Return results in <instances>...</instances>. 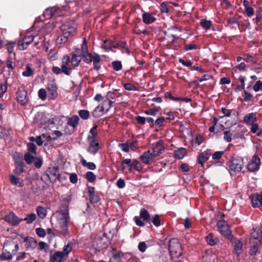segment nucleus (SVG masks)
<instances>
[{
    "instance_id": "obj_1",
    "label": "nucleus",
    "mask_w": 262,
    "mask_h": 262,
    "mask_svg": "<svg viewBox=\"0 0 262 262\" xmlns=\"http://www.w3.org/2000/svg\"><path fill=\"white\" fill-rule=\"evenodd\" d=\"M54 217L59 225L60 233L64 235L67 234L70 222L68 210L66 208H63L58 211L54 214Z\"/></svg>"
},
{
    "instance_id": "obj_2",
    "label": "nucleus",
    "mask_w": 262,
    "mask_h": 262,
    "mask_svg": "<svg viewBox=\"0 0 262 262\" xmlns=\"http://www.w3.org/2000/svg\"><path fill=\"white\" fill-rule=\"evenodd\" d=\"M250 253L255 254L259 245L262 244V224L251 233L250 238Z\"/></svg>"
},
{
    "instance_id": "obj_3",
    "label": "nucleus",
    "mask_w": 262,
    "mask_h": 262,
    "mask_svg": "<svg viewBox=\"0 0 262 262\" xmlns=\"http://www.w3.org/2000/svg\"><path fill=\"white\" fill-rule=\"evenodd\" d=\"M243 165V160L240 157L233 158L228 163V166L231 174L241 171Z\"/></svg>"
},
{
    "instance_id": "obj_4",
    "label": "nucleus",
    "mask_w": 262,
    "mask_h": 262,
    "mask_svg": "<svg viewBox=\"0 0 262 262\" xmlns=\"http://www.w3.org/2000/svg\"><path fill=\"white\" fill-rule=\"evenodd\" d=\"M169 251L171 258L179 257L181 255V246L178 239L173 238L170 241Z\"/></svg>"
},
{
    "instance_id": "obj_5",
    "label": "nucleus",
    "mask_w": 262,
    "mask_h": 262,
    "mask_svg": "<svg viewBox=\"0 0 262 262\" xmlns=\"http://www.w3.org/2000/svg\"><path fill=\"white\" fill-rule=\"evenodd\" d=\"M232 246L233 248V253L239 256L243 253L246 249V242L243 238H232L231 239Z\"/></svg>"
},
{
    "instance_id": "obj_6",
    "label": "nucleus",
    "mask_w": 262,
    "mask_h": 262,
    "mask_svg": "<svg viewBox=\"0 0 262 262\" xmlns=\"http://www.w3.org/2000/svg\"><path fill=\"white\" fill-rule=\"evenodd\" d=\"M82 57L83 58V60L86 63H90L93 62L94 68L97 70L100 69V65L99 62L101 61V58L99 54L94 53L93 54L86 53L83 54Z\"/></svg>"
},
{
    "instance_id": "obj_7",
    "label": "nucleus",
    "mask_w": 262,
    "mask_h": 262,
    "mask_svg": "<svg viewBox=\"0 0 262 262\" xmlns=\"http://www.w3.org/2000/svg\"><path fill=\"white\" fill-rule=\"evenodd\" d=\"M5 245L6 248L9 250H11L13 247H14V249L12 250V254L10 253L9 252H4L1 255V258L3 260L11 259L13 257L12 254H15L18 250V245L14 242H7L5 243Z\"/></svg>"
},
{
    "instance_id": "obj_8",
    "label": "nucleus",
    "mask_w": 262,
    "mask_h": 262,
    "mask_svg": "<svg viewBox=\"0 0 262 262\" xmlns=\"http://www.w3.org/2000/svg\"><path fill=\"white\" fill-rule=\"evenodd\" d=\"M217 226L221 234L228 238H230L231 231L229 229V226L224 220L219 221L217 223Z\"/></svg>"
},
{
    "instance_id": "obj_9",
    "label": "nucleus",
    "mask_w": 262,
    "mask_h": 262,
    "mask_svg": "<svg viewBox=\"0 0 262 262\" xmlns=\"http://www.w3.org/2000/svg\"><path fill=\"white\" fill-rule=\"evenodd\" d=\"M3 219L12 226L18 225L23 221L22 219L18 218L13 212H10Z\"/></svg>"
},
{
    "instance_id": "obj_10",
    "label": "nucleus",
    "mask_w": 262,
    "mask_h": 262,
    "mask_svg": "<svg viewBox=\"0 0 262 262\" xmlns=\"http://www.w3.org/2000/svg\"><path fill=\"white\" fill-rule=\"evenodd\" d=\"M260 164V158L254 155L247 165L248 169L250 171H257L259 168Z\"/></svg>"
},
{
    "instance_id": "obj_11",
    "label": "nucleus",
    "mask_w": 262,
    "mask_h": 262,
    "mask_svg": "<svg viewBox=\"0 0 262 262\" xmlns=\"http://www.w3.org/2000/svg\"><path fill=\"white\" fill-rule=\"evenodd\" d=\"M47 174L49 179L52 182H55L56 180L59 179V178L58 169L55 167L49 168L47 170Z\"/></svg>"
},
{
    "instance_id": "obj_12",
    "label": "nucleus",
    "mask_w": 262,
    "mask_h": 262,
    "mask_svg": "<svg viewBox=\"0 0 262 262\" xmlns=\"http://www.w3.org/2000/svg\"><path fill=\"white\" fill-rule=\"evenodd\" d=\"M70 62V58L69 56L65 55L62 59L61 71L62 72L66 75H69L72 71L70 68L67 67V65Z\"/></svg>"
},
{
    "instance_id": "obj_13",
    "label": "nucleus",
    "mask_w": 262,
    "mask_h": 262,
    "mask_svg": "<svg viewBox=\"0 0 262 262\" xmlns=\"http://www.w3.org/2000/svg\"><path fill=\"white\" fill-rule=\"evenodd\" d=\"M140 158L144 164H149L153 162L154 159L156 157L153 155L151 151L148 150L143 152V154L140 156Z\"/></svg>"
},
{
    "instance_id": "obj_14",
    "label": "nucleus",
    "mask_w": 262,
    "mask_h": 262,
    "mask_svg": "<svg viewBox=\"0 0 262 262\" xmlns=\"http://www.w3.org/2000/svg\"><path fill=\"white\" fill-rule=\"evenodd\" d=\"M16 98L17 101L22 105H25L28 101L27 93L24 90L18 91Z\"/></svg>"
},
{
    "instance_id": "obj_15",
    "label": "nucleus",
    "mask_w": 262,
    "mask_h": 262,
    "mask_svg": "<svg viewBox=\"0 0 262 262\" xmlns=\"http://www.w3.org/2000/svg\"><path fill=\"white\" fill-rule=\"evenodd\" d=\"M81 57L82 55L80 54V50L79 49H77L72 54L71 61L72 64L74 67L78 66L81 60Z\"/></svg>"
},
{
    "instance_id": "obj_16",
    "label": "nucleus",
    "mask_w": 262,
    "mask_h": 262,
    "mask_svg": "<svg viewBox=\"0 0 262 262\" xmlns=\"http://www.w3.org/2000/svg\"><path fill=\"white\" fill-rule=\"evenodd\" d=\"M252 205L253 207H257L262 205V196L261 194L255 193L250 196Z\"/></svg>"
},
{
    "instance_id": "obj_17",
    "label": "nucleus",
    "mask_w": 262,
    "mask_h": 262,
    "mask_svg": "<svg viewBox=\"0 0 262 262\" xmlns=\"http://www.w3.org/2000/svg\"><path fill=\"white\" fill-rule=\"evenodd\" d=\"M90 146L89 151L92 154H95L98 149V143L94 137H89Z\"/></svg>"
},
{
    "instance_id": "obj_18",
    "label": "nucleus",
    "mask_w": 262,
    "mask_h": 262,
    "mask_svg": "<svg viewBox=\"0 0 262 262\" xmlns=\"http://www.w3.org/2000/svg\"><path fill=\"white\" fill-rule=\"evenodd\" d=\"M34 38V36L30 35L26 36L22 41H19L18 45L21 49L23 50L26 49L27 46L33 41Z\"/></svg>"
},
{
    "instance_id": "obj_19",
    "label": "nucleus",
    "mask_w": 262,
    "mask_h": 262,
    "mask_svg": "<svg viewBox=\"0 0 262 262\" xmlns=\"http://www.w3.org/2000/svg\"><path fill=\"white\" fill-rule=\"evenodd\" d=\"M47 89L48 94L51 96V99H55L58 95L56 84L54 83H50L48 84Z\"/></svg>"
},
{
    "instance_id": "obj_20",
    "label": "nucleus",
    "mask_w": 262,
    "mask_h": 262,
    "mask_svg": "<svg viewBox=\"0 0 262 262\" xmlns=\"http://www.w3.org/2000/svg\"><path fill=\"white\" fill-rule=\"evenodd\" d=\"M164 150V148L162 144L159 142H157L155 145H152L151 152L155 157H157L161 155Z\"/></svg>"
},
{
    "instance_id": "obj_21",
    "label": "nucleus",
    "mask_w": 262,
    "mask_h": 262,
    "mask_svg": "<svg viewBox=\"0 0 262 262\" xmlns=\"http://www.w3.org/2000/svg\"><path fill=\"white\" fill-rule=\"evenodd\" d=\"M10 181L12 185L18 187H22L24 186V180L14 175L10 176Z\"/></svg>"
},
{
    "instance_id": "obj_22",
    "label": "nucleus",
    "mask_w": 262,
    "mask_h": 262,
    "mask_svg": "<svg viewBox=\"0 0 262 262\" xmlns=\"http://www.w3.org/2000/svg\"><path fill=\"white\" fill-rule=\"evenodd\" d=\"M187 154V151L186 149L183 147L179 148L173 152L174 157L179 159H182Z\"/></svg>"
},
{
    "instance_id": "obj_23",
    "label": "nucleus",
    "mask_w": 262,
    "mask_h": 262,
    "mask_svg": "<svg viewBox=\"0 0 262 262\" xmlns=\"http://www.w3.org/2000/svg\"><path fill=\"white\" fill-rule=\"evenodd\" d=\"M211 154L208 151H204L200 154L198 157V162L202 165L204 166V163L208 160Z\"/></svg>"
},
{
    "instance_id": "obj_24",
    "label": "nucleus",
    "mask_w": 262,
    "mask_h": 262,
    "mask_svg": "<svg viewBox=\"0 0 262 262\" xmlns=\"http://www.w3.org/2000/svg\"><path fill=\"white\" fill-rule=\"evenodd\" d=\"M256 120V117L255 113H251L246 115L244 118V121L248 125H251Z\"/></svg>"
},
{
    "instance_id": "obj_25",
    "label": "nucleus",
    "mask_w": 262,
    "mask_h": 262,
    "mask_svg": "<svg viewBox=\"0 0 262 262\" xmlns=\"http://www.w3.org/2000/svg\"><path fill=\"white\" fill-rule=\"evenodd\" d=\"M143 21L146 24H149L154 23L156 20V18L154 17L150 13L144 12L142 15Z\"/></svg>"
},
{
    "instance_id": "obj_26",
    "label": "nucleus",
    "mask_w": 262,
    "mask_h": 262,
    "mask_svg": "<svg viewBox=\"0 0 262 262\" xmlns=\"http://www.w3.org/2000/svg\"><path fill=\"white\" fill-rule=\"evenodd\" d=\"M24 241L26 242V247L27 249H32L36 246V242L33 238L25 237Z\"/></svg>"
},
{
    "instance_id": "obj_27",
    "label": "nucleus",
    "mask_w": 262,
    "mask_h": 262,
    "mask_svg": "<svg viewBox=\"0 0 262 262\" xmlns=\"http://www.w3.org/2000/svg\"><path fill=\"white\" fill-rule=\"evenodd\" d=\"M64 257L61 251H58L53 254L50 257L51 262H61Z\"/></svg>"
},
{
    "instance_id": "obj_28",
    "label": "nucleus",
    "mask_w": 262,
    "mask_h": 262,
    "mask_svg": "<svg viewBox=\"0 0 262 262\" xmlns=\"http://www.w3.org/2000/svg\"><path fill=\"white\" fill-rule=\"evenodd\" d=\"M61 30L64 31V34L68 35V37L73 35L75 32V29L73 27H69L66 25L62 26Z\"/></svg>"
},
{
    "instance_id": "obj_29",
    "label": "nucleus",
    "mask_w": 262,
    "mask_h": 262,
    "mask_svg": "<svg viewBox=\"0 0 262 262\" xmlns=\"http://www.w3.org/2000/svg\"><path fill=\"white\" fill-rule=\"evenodd\" d=\"M168 260L167 255L163 253L156 254L154 256V262H167Z\"/></svg>"
},
{
    "instance_id": "obj_30",
    "label": "nucleus",
    "mask_w": 262,
    "mask_h": 262,
    "mask_svg": "<svg viewBox=\"0 0 262 262\" xmlns=\"http://www.w3.org/2000/svg\"><path fill=\"white\" fill-rule=\"evenodd\" d=\"M25 165L23 161L16 162V168L15 170V173L20 174L24 171V167Z\"/></svg>"
},
{
    "instance_id": "obj_31",
    "label": "nucleus",
    "mask_w": 262,
    "mask_h": 262,
    "mask_svg": "<svg viewBox=\"0 0 262 262\" xmlns=\"http://www.w3.org/2000/svg\"><path fill=\"white\" fill-rule=\"evenodd\" d=\"M218 241V239L215 237L212 233H209L208 235L206 236V242L211 246L215 245Z\"/></svg>"
},
{
    "instance_id": "obj_32",
    "label": "nucleus",
    "mask_w": 262,
    "mask_h": 262,
    "mask_svg": "<svg viewBox=\"0 0 262 262\" xmlns=\"http://www.w3.org/2000/svg\"><path fill=\"white\" fill-rule=\"evenodd\" d=\"M104 113H106L101 105L98 106L92 112V115L95 117L101 116Z\"/></svg>"
},
{
    "instance_id": "obj_33",
    "label": "nucleus",
    "mask_w": 262,
    "mask_h": 262,
    "mask_svg": "<svg viewBox=\"0 0 262 262\" xmlns=\"http://www.w3.org/2000/svg\"><path fill=\"white\" fill-rule=\"evenodd\" d=\"M58 9V8L55 7L51 8H47L43 13V15L48 16L49 17H51L55 14V13L57 12Z\"/></svg>"
},
{
    "instance_id": "obj_34",
    "label": "nucleus",
    "mask_w": 262,
    "mask_h": 262,
    "mask_svg": "<svg viewBox=\"0 0 262 262\" xmlns=\"http://www.w3.org/2000/svg\"><path fill=\"white\" fill-rule=\"evenodd\" d=\"M106 238L103 237L101 238L100 240H99L97 244V248L99 250L103 249L105 248L108 246V243H106Z\"/></svg>"
},
{
    "instance_id": "obj_35",
    "label": "nucleus",
    "mask_w": 262,
    "mask_h": 262,
    "mask_svg": "<svg viewBox=\"0 0 262 262\" xmlns=\"http://www.w3.org/2000/svg\"><path fill=\"white\" fill-rule=\"evenodd\" d=\"M114 48H122L125 49L128 54H129V52L127 48L126 43L124 41H120L117 43H115L112 45Z\"/></svg>"
},
{
    "instance_id": "obj_36",
    "label": "nucleus",
    "mask_w": 262,
    "mask_h": 262,
    "mask_svg": "<svg viewBox=\"0 0 262 262\" xmlns=\"http://www.w3.org/2000/svg\"><path fill=\"white\" fill-rule=\"evenodd\" d=\"M35 121L40 124H46L48 122L44 118V115L42 113H39L35 116Z\"/></svg>"
},
{
    "instance_id": "obj_37",
    "label": "nucleus",
    "mask_w": 262,
    "mask_h": 262,
    "mask_svg": "<svg viewBox=\"0 0 262 262\" xmlns=\"http://www.w3.org/2000/svg\"><path fill=\"white\" fill-rule=\"evenodd\" d=\"M114 102V101L110 100V99H105L103 102L102 104L101 105L103 108V110L107 112L111 107L112 103Z\"/></svg>"
},
{
    "instance_id": "obj_38",
    "label": "nucleus",
    "mask_w": 262,
    "mask_h": 262,
    "mask_svg": "<svg viewBox=\"0 0 262 262\" xmlns=\"http://www.w3.org/2000/svg\"><path fill=\"white\" fill-rule=\"evenodd\" d=\"M37 214L39 217L43 219L47 215V210L43 207L39 206L37 208Z\"/></svg>"
},
{
    "instance_id": "obj_39",
    "label": "nucleus",
    "mask_w": 262,
    "mask_h": 262,
    "mask_svg": "<svg viewBox=\"0 0 262 262\" xmlns=\"http://www.w3.org/2000/svg\"><path fill=\"white\" fill-rule=\"evenodd\" d=\"M35 158L36 157H34L32 154L29 152L26 153L24 157L25 160L28 164H30L34 162Z\"/></svg>"
},
{
    "instance_id": "obj_40",
    "label": "nucleus",
    "mask_w": 262,
    "mask_h": 262,
    "mask_svg": "<svg viewBox=\"0 0 262 262\" xmlns=\"http://www.w3.org/2000/svg\"><path fill=\"white\" fill-rule=\"evenodd\" d=\"M79 118L77 116H74L69 118L68 123L69 125L74 127L78 123Z\"/></svg>"
},
{
    "instance_id": "obj_41",
    "label": "nucleus",
    "mask_w": 262,
    "mask_h": 262,
    "mask_svg": "<svg viewBox=\"0 0 262 262\" xmlns=\"http://www.w3.org/2000/svg\"><path fill=\"white\" fill-rule=\"evenodd\" d=\"M33 74V70L31 68L29 64H27L26 66L25 70L23 72L22 75L25 77H29L32 75Z\"/></svg>"
},
{
    "instance_id": "obj_42",
    "label": "nucleus",
    "mask_w": 262,
    "mask_h": 262,
    "mask_svg": "<svg viewBox=\"0 0 262 262\" xmlns=\"http://www.w3.org/2000/svg\"><path fill=\"white\" fill-rule=\"evenodd\" d=\"M251 130L253 133L256 134L258 136H260L262 134V130L259 129L257 124H251Z\"/></svg>"
},
{
    "instance_id": "obj_43",
    "label": "nucleus",
    "mask_w": 262,
    "mask_h": 262,
    "mask_svg": "<svg viewBox=\"0 0 262 262\" xmlns=\"http://www.w3.org/2000/svg\"><path fill=\"white\" fill-rule=\"evenodd\" d=\"M140 215L141 218L146 221H149L150 219V216L147 211L145 209H142L140 212Z\"/></svg>"
},
{
    "instance_id": "obj_44",
    "label": "nucleus",
    "mask_w": 262,
    "mask_h": 262,
    "mask_svg": "<svg viewBox=\"0 0 262 262\" xmlns=\"http://www.w3.org/2000/svg\"><path fill=\"white\" fill-rule=\"evenodd\" d=\"M217 257L215 254H207L205 256V262H216Z\"/></svg>"
},
{
    "instance_id": "obj_45",
    "label": "nucleus",
    "mask_w": 262,
    "mask_h": 262,
    "mask_svg": "<svg viewBox=\"0 0 262 262\" xmlns=\"http://www.w3.org/2000/svg\"><path fill=\"white\" fill-rule=\"evenodd\" d=\"M200 24L202 27L206 30L209 29L212 26L211 21L206 19L202 20L200 22Z\"/></svg>"
},
{
    "instance_id": "obj_46",
    "label": "nucleus",
    "mask_w": 262,
    "mask_h": 262,
    "mask_svg": "<svg viewBox=\"0 0 262 262\" xmlns=\"http://www.w3.org/2000/svg\"><path fill=\"white\" fill-rule=\"evenodd\" d=\"M72 249V246L71 244H68L64 246L62 252L63 256L64 257L69 254Z\"/></svg>"
},
{
    "instance_id": "obj_47",
    "label": "nucleus",
    "mask_w": 262,
    "mask_h": 262,
    "mask_svg": "<svg viewBox=\"0 0 262 262\" xmlns=\"http://www.w3.org/2000/svg\"><path fill=\"white\" fill-rule=\"evenodd\" d=\"M36 216L35 213H31L28 214L24 219H23V221H26L27 223L30 224L36 219Z\"/></svg>"
},
{
    "instance_id": "obj_48",
    "label": "nucleus",
    "mask_w": 262,
    "mask_h": 262,
    "mask_svg": "<svg viewBox=\"0 0 262 262\" xmlns=\"http://www.w3.org/2000/svg\"><path fill=\"white\" fill-rule=\"evenodd\" d=\"M114 43L113 41H104V43L102 45V48H104L106 50H111L113 51L112 48H114L112 46V44Z\"/></svg>"
},
{
    "instance_id": "obj_49",
    "label": "nucleus",
    "mask_w": 262,
    "mask_h": 262,
    "mask_svg": "<svg viewBox=\"0 0 262 262\" xmlns=\"http://www.w3.org/2000/svg\"><path fill=\"white\" fill-rule=\"evenodd\" d=\"M232 133L230 132V131H225L224 132V139L228 142H231L232 139Z\"/></svg>"
},
{
    "instance_id": "obj_50",
    "label": "nucleus",
    "mask_w": 262,
    "mask_h": 262,
    "mask_svg": "<svg viewBox=\"0 0 262 262\" xmlns=\"http://www.w3.org/2000/svg\"><path fill=\"white\" fill-rule=\"evenodd\" d=\"M114 70L118 71L121 70L122 68V63L120 61H115L112 63Z\"/></svg>"
},
{
    "instance_id": "obj_51",
    "label": "nucleus",
    "mask_w": 262,
    "mask_h": 262,
    "mask_svg": "<svg viewBox=\"0 0 262 262\" xmlns=\"http://www.w3.org/2000/svg\"><path fill=\"white\" fill-rule=\"evenodd\" d=\"M28 152L30 153H32L34 155H35L36 152V147L34 144L32 143H29L27 145Z\"/></svg>"
},
{
    "instance_id": "obj_52",
    "label": "nucleus",
    "mask_w": 262,
    "mask_h": 262,
    "mask_svg": "<svg viewBox=\"0 0 262 262\" xmlns=\"http://www.w3.org/2000/svg\"><path fill=\"white\" fill-rule=\"evenodd\" d=\"M124 88L128 91L137 90V88L132 83H124Z\"/></svg>"
},
{
    "instance_id": "obj_53",
    "label": "nucleus",
    "mask_w": 262,
    "mask_h": 262,
    "mask_svg": "<svg viewBox=\"0 0 262 262\" xmlns=\"http://www.w3.org/2000/svg\"><path fill=\"white\" fill-rule=\"evenodd\" d=\"M134 167L135 169L139 171L140 170H141L142 169V166H141V165L140 164V163L137 161V160H135V159H134L133 160V167Z\"/></svg>"
},
{
    "instance_id": "obj_54",
    "label": "nucleus",
    "mask_w": 262,
    "mask_h": 262,
    "mask_svg": "<svg viewBox=\"0 0 262 262\" xmlns=\"http://www.w3.org/2000/svg\"><path fill=\"white\" fill-rule=\"evenodd\" d=\"M34 163L35 166L37 168H39L41 167L42 164V160L41 158L39 157H36L34 159Z\"/></svg>"
},
{
    "instance_id": "obj_55",
    "label": "nucleus",
    "mask_w": 262,
    "mask_h": 262,
    "mask_svg": "<svg viewBox=\"0 0 262 262\" xmlns=\"http://www.w3.org/2000/svg\"><path fill=\"white\" fill-rule=\"evenodd\" d=\"M79 115L81 118L86 119L89 117V112L86 110H80L79 112Z\"/></svg>"
},
{
    "instance_id": "obj_56",
    "label": "nucleus",
    "mask_w": 262,
    "mask_h": 262,
    "mask_svg": "<svg viewBox=\"0 0 262 262\" xmlns=\"http://www.w3.org/2000/svg\"><path fill=\"white\" fill-rule=\"evenodd\" d=\"M86 178L87 180L90 182H94L96 179L95 175L91 171H89L86 173Z\"/></svg>"
},
{
    "instance_id": "obj_57",
    "label": "nucleus",
    "mask_w": 262,
    "mask_h": 262,
    "mask_svg": "<svg viewBox=\"0 0 262 262\" xmlns=\"http://www.w3.org/2000/svg\"><path fill=\"white\" fill-rule=\"evenodd\" d=\"M47 92L45 89H41L38 91V96L42 100H45L46 98Z\"/></svg>"
},
{
    "instance_id": "obj_58",
    "label": "nucleus",
    "mask_w": 262,
    "mask_h": 262,
    "mask_svg": "<svg viewBox=\"0 0 262 262\" xmlns=\"http://www.w3.org/2000/svg\"><path fill=\"white\" fill-rule=\"evenodd\" d=\"M152 223L155 226L158 227L161 224V222L160 220L159 216L158 214L155 215L152 217Z\"/></svg>"
},
{
    "instance_id": "obj_59",
    "label": "nucleus",
    "mask_w": 262,
    "mask_h": 262,
    "mask_svg": "<svg viewBox=\"0 0 262 262\" xmlns=\"http://www.w3.org/2000/svg\"><path fill=\"white\" fill-rule=\"evenodd\" d=\"M7 90V86L6 83H1L0 84V97H2L4 93H5Z\"/></svg>"
},
{
    "instance_id": "obj_60",
    "label": "nucleus",
    "mask_w": 262,
    "mask_h": 262,
    "mask_svg": "<svg viewBox=\"0 0 262 262\" xmlns=\"http://www.w3.org/2000/svg\"><path fill=\"white\" fill-rule=\"evenodd\" d=\"M179 61L180 63L182 64L183 66L187 67H190L192 65V62L190 60H185L184 59L182 58H180L179 59Z\"/></svg>"
},
{
    "instance_id": "obj_61",
    "label": "nucleus",
    "mask_w": 262,
    "mask_h": 262,
    "mask_svg": "<svg viewBox=\"0 0 262 262\" xmlns=\"http://www.w3.org/2000/svg\"><path fill=\"white\" fill-rule=\"evenodd\" d=\"M123 164L127 165L128 170L130 171L133 168V161L130 159H126L123 161Z\"/></svg>"
},
{
    "instance_id": "obj_62",
    "label": "nucleus",
    "mask_w": 262,
    "mask_h": 262,
    "mask_svg": "<svg viewBox=\"0 0 262 262\" xmlns=\"http://www.w3.org/2000/svg\"><path fill=\"white\" fill-rule=\"evenodd\" d=\"M223 151H215L213 155H212V159L214 160H219L220 159L222 155H223Z\"/></svg>"
},
{
    "instance_id": "obj_63",
    "label": "nucleus",
    "mask_w": 262,
    "mask_h": 262,
    "mask_svg": "<svg viewBox=\"0 0 262 262\" xmlns=\"http://www.w3.org/2000/svg\"><path fill=\"white\" fill-rule=\"evenodd\" d=\"M146 248H147V245L145 242H142L139 243V244L138 245V249L141 252H145L146 250Z\"/></svg>"
},
{
    "instance_id": "obj_64",
    "label": "nucleus",
    "mask_w": 262,
    "mask_h": 262,
    "mask_svg": "<svg viewBox=\"0 0 262 262\" xmlns=\"http://www.w3.org/2000/svg\"><path fill=\"white\" fill-rule=\"evenodd\" d=\"M62 135V133L58 130H55L53 132L51 136H49V138H51L52 140L56 139L57 137H60Z\"/></svg>"
}]
</instances>
